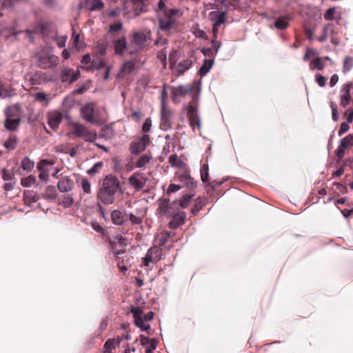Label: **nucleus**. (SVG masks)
Masks as SVG:
<instances>
[{"label": "nucleus", "instance_id": "f257e3e1", "mask_svg": "<svg viewBox=\"0 0 353 353\" xmlns=\"http://www.w3.org/2000/svg\"><path fill=\"white\" fill-rule=\"evenodd\" d=\"M121 192L119 181L113 175L107 176L97 193V199L103 204L110 205L115 201L116 194Z\"/></svg>", "mask_w": 353, "mask_h": 353}, {"label": "nucleus", "instance_id": "f03ea898", "mask_svg": "<svg viewBox=\"0 0 353 353\" xmlns=\"http://www.w3.org/2000/svg\"><path fill=\"white\" fill-rule=\"evenodd\" d=\"M199 108V98L198 97H193L192 101L187 105V116L189 120L190 125L192 130L194 131L195 128H201V122L198 113Z\"/></svg>", "mask_w": 353, "mask_h": 353}, {"label": "nucleus", "instance_id": "7ed1b4c3", "mask_svg": "<svg viewBox=\"0 0 353 353\" xmlns=\"http://www.w3.org/2000/svg\"><path fill=\"white\" fill-rule=\"evenodd\" d=\"M72 134L79 138L83 139L85 141L94 143L97 139V134L94 131L89 130L85 126L79 123H72Z\"/></svg>", "mask_w": 353, "mask_h": 353}, {"label": "nucleus", "instance_id": "20e7f679", "mask_svg": "<svg viewBox=\"0 0 353 353\" xmlns=\"http://www.w3.org/2000/svg\"><path fill=\"white\" fill-rule=\"evenodd\" d=\"M151 37L152 32L150 30L137 31L132 33L131 42L138 47L139 49H142L151 40Z\"/></svg>", "mask_w": 353, "mask_h": 353}, {"label": "nucleus", "instance_id": "39448f33", "mask_svg": "<svg viewBox=\"0 0 353 353\" xmlns=\"http://www.w3.org/2000/svg\"><path fill=\"white\" fill-rule=\"evenodd\" d=\"M172 111L166 105L161 107V122L160 128L163 130H168L172 127Z\"/></svg>", "mask_w": 353, "mask_h": 353}, {"label": "nucleus", "instance_id": "423d86ee", "mask_svg": "<svg viewBox=\"0 0 353 353\" xmlns=\"http://www.w3.org/2000/svg\"><path fill=\"white\" fill-rule=\"evenodd\" d=\"M150 143V136L148 134H143L139 139L131 142L130 144V150L133 154H139L145 149Z\"/></svg>", "mask_w": 353, "mask_h": 353}, {"label": "nucleus", "instance_id": "0eeeda50", "mask_svg": "<svg viewBox=\"0 0 353 353\" xmlns=\"http://www.w3.org/2000/svg\"><path fill=\"white\" fill-rule=\"evenodd\" d=\"M59 59L51 54H43L38 57L37 65L42 69H49L58 65Z\"/></svg>", "mask_w": 353, "mask_h": 353}, {"label": "nucleus", "instance_id": "6e6552de", "mask_svg": "<svg viewBox=\"0 0 353 353\" xmlns=\"http://www.w3.org/2000/svg\"><path fill=\"white\" fill-rule=\"evenodd\" d=\"M81 117L87 122L95 124L97 119L95 117V108L93 103H87L82 106L80 110Z\"/></svg>", "mask_w": 353, "mask_h": 353}, {"label": "nucleus", "instance_id": "1a4fd4ad", "mask_svg": "<svg viewBox=\"0 0 353 353\" xmlns=\"http://www.w3.org/2000/svg\"><path fill=\"white\" fill-rule=\"evenodd\" d=\"M130 312L133 315L135 325L142 331H148L150 329V325L145 324L143 319V310L139 307L132 306Z\"/></svg>", "mask_w": 353, "mask_h": 353}, {"label": "nucleus", "instance_id": "9d476101", "mask_svg": "<svg viewBox=\"0 0 353 353\" xmlns=\"http://www.w3.org/2000/svg\"><path fill=\"white\" fill-rule=\"evenodd\" d=\"M128 181L136 191H140L145 186L147 178L143 173L136 172L129 177Z\"/></svg>", "mask_w": 353, "mask_h": 353}, {"label": "nucleus", "instance_id": "9b49d317", "mask_svg": "<svg viewBox=\"0 0 353 353\" xmlns=\"http://www.w3.org/2000/svg\"><path fill=\"white\" fill-rule=\"evenodd\" d=\"M161 250L157 246L151 247L143 259V265L148 266L150 263H156L161 259Z\"/></svg>", "mask_w": 353, "mask_h": 353}, {"label": "nucleus", "instance_id": "f8f14e48", "mask_svg": "<svg viewBox=\"0 0 353 353\" xmlns=\"http://www.w3.org/2000/svg\"><path fill=\"white\" fill-rule=\"evenodd\" d=\"M79 71L68 67L63 68L61 71V80L63 83H72L79 77Z\"/></svg>", "mask_w": 353, "mask_h": 353}, {"label": "nucleus", "instance_id": "ddd939ff", "mask_svg": "<svg viewBox=\"0 0 353 353\" xmlns=\"http://www.w3.org/2000/svg\"><path fill=\"white\" fill-rule=\"evenodd\" d=\"M62 119L63 115L58 111L48 113V123L53 130H57L59 128Z\"/></svg>", "mask_w": 353, "mask_h": 353}, {"label": "nucleus", "instance_id": "4468645a", "mask_svg": "<svg viewBox=\"0 0 353 353\" xmlns=\"http://www.w3.org/2000/svg\"><path fill=\"white\" fill-rule=\"evenodd\" d=\"M21 108L18 103L10 105L5 110L6 118L21 120Z\"/></svg>", "mask_w": 353, "mask_h": 353}, {"label": "nucleus", "instance_id": "2eb2a0df", "mask_svg": "<svg viewBox=\"0 0 353 353\" xmlns=\"http://www.w3.org/2000/svg\"><path fill=\"white\" fill-rule=\"evenodd\" d=\"M57 187L61 192H68L73 189L74 182L68 176H63L59 179Z\"/></svg>", "mask_w": 353, "mask_h": 353}, {"label": "nucleus", "instance_id": "dca6fc26", "mask_svg": "<svg viewBox=\"0 0 353 353\" xmlns=\"http://www.w3.org/2000/svg\"><path fill=\"white\" fill-rule=\"evenodd\" d=\"M185 217L186 214L185 212H178L176 214L173 216L172 219L169 222V228L171 229H175L178 228L179 225H182L184 223Z\"/></svg>", "mask_w": 353, "mask_h": 353}, {"label": "nucleus", "instance_id": "f3484780", "mask_svg": "<svg viewBox=\"0 0 353 353\" xmlns=\"http://www.w3.org/2000/svg\"><path fill=\"white\" fill-rule=\"evenodd\" d=\"M104 3L101 0H85L84 8L90 12L97 11L103 9Z\"/></svg>", "mask_w": 353, "mask_h": 353}, {"label": "nucleus", "instance_id": "a211bd4d", "mask_svg": "<svg viewBox=\"0 0 353 353\" xmlns=\"http://www.w3.org/2000/svg\"><path fill=\"white\" fill-rule=\"evenodd\" d=\"M174 233L172 232L163 231L161 233V237L160 239L159 245L162 246H167L170 248L172 246L174 242Z\"/></svg>", "mask_w": 353, "mask_h": 353}, {"label": "nucleus", "instance_id": "6ab92c4d", "mask_svg": "<svg viewBox=\"0 0 353 353\" xmlns=\"http://www.w3.org/2000/svg\"><path fill=\"white\" fill-rule=\"evenodd\" d=\"M192 92V86L188 85L187 86L185 85H179L177 87H172V94L174 97H179V96H185L188 94H191Z\"/></svg>", "mask_w": 353, "mask_h": 353}, {"label": "nucleus", "instance_id": "aec40b11", "mask_svg": "<svg viewBox=\"0 0 353 353\" xmlns=\"http://www.w3.org/2000/svg\"><path fill=\"white\" fill-rule=\"evenodd\" d=\"M114 52L122 56L127 48V41L125 37L117 39L114 41Z\"/></svg>", "mask_w": 353, "mask_h": 353}, {"label": "nucleus", "instance_id": "412c9836", "mask_svg": "<svg viewBox=\"0 0 353 353\" xmlns=\"http://www.w3.org/2000/svg\"><path fill=\"white\" fill-rule=\"evenodd\" d=\"M159 28L161 30L168 31L169 30L174 23V20L171 17H167L165 15H159Z\"/></svg>", "mask_w": 353, "mask_h": 353}, {"label": "nucleus", "instance_id": "4be33fe9", "mask_svg": "<svg viewBox=\"0 0 353 353\" xmlns=\"http://www.w3.org/2000/svg\"><path fill=\"white\" fill-rule=\"evenodd\" d=\"M135 70V63L134 61H125L120 68V74L123 76L131 74Z\"/></svg>", "mask_w": 353, "mask_h": 353}, {"label": "nucleus", "instance_id": "5701e85b", "mask_svg": "<svg viewBox=\"0 0 353 353\" xmlns=\"http://www.w3.org/2000/svg\"><path fill=\"white\" fill-rule=\"evenodd\" d=\"M21 120L5 118L4 127L9 131H15L18 129Z\"/></svg>", "mask_w": 353, "mask_h": 353}, {"label": "nucleus", "instance_id": "b1692460", "mask_svg": "<svg viewBox=\"0 0 353 353\" xmlns=\"http://www.w3.org/2000/svg\"><path fill=\"white\" fill-rule=\"evenodd\" d=\"M115 135L113 128L111 125H105L103 126L100 132L99 137H103L105 139H111Z\"/></svg>", "mask_w": 353, "mask_h": 353}, {"label": "nucleus", "instance_id": "393cba45", "mask_svg": "<svg viewBox=\"0 0 353 353\" xmlns=\"http://www.w3.org/2000/svg\"><path fill=\"white\" fill-rule=\"evenodd\" d=\"M192 65V61L191 59H185L183 61H181L176 69V72L179 75L183 74L185 71H187Z\"/></svg>", "mask_w": 353, "mask_h": 353}, {"label": "nucleus", "instance_id": "a878e982", "mask_svg": "<svg viewBox=\"0 0 353 353\" xmlns=\"http://www.w3.org/2000/svg\"><path fill=\"white\" fill-rule=\"evenodd\" d=\"M350 86V85H346V86L343 90V93L341 96V105L343 107L347 106L350 102L351 96Z\"/></svg>", "mask_w": 353, "mask_h": 353}, {"label": "nucleus", "instance_id": "bb28decb", "mask_svg": "<svg viewBox=\"0 0 353 353\" xmlns=\"http://www.w3.org/2000/svg\"><path fill=\"white\" fill-rule=\"evenodd\" d=\"M111 219L113 223L116 225H122L125 221L123 212L118 210L112 212Z\"/></svg>", "mask_w": 353, "mask_h": 353}, {"label": "nucleus", "instance_id": "cd10ccee", "mask_svg": "<svg viewBox=\"0 0 353 353\" xmlns=\"http://www.w3.org/2000/svg\"><path fill=\"white\" fill-rule=\"evenodd\" d=\"M18 138L14 134H10L8 139L4 142V147L9 150H13L16 148L18 143Z\"/></svg>", "mask_w": 353, "mask_h": 353}, {"label": "nucleus", "instance_id": "c85d7f7f", "mask_svg": "<svg viewBox=\"0 0 353 353\" xmlns=\"http://www.w3.org/2000/svg\"><path fill=\"white\" fill-rule=\"evenodd\" d=\"M214 63L213 59H205L203 64L200 68L199 71V74L201 77H203L206 75V74L210 71Z\"/></svg>", "mask_w": 353, "mask_h": 353}, {"label": "nucleus", "instance_id": "c756f323", "mask_svg": "<svg viewBox=\"0 0 353 353\" xmlns=\"http://www.w3.org/2000/svg\"><path fill=\"white\" fill-rule=\"evenodd\" d=\"M332 24H327L325 25L323 28V34L321 37H319L318 40L320 41V42H323L325 41L327 39V37L334 34V30L332 28Z\"/></svg>", "mask_w": 353, "mask_h": 353}, {"label": "nucleus", "instance_id": "7c9ffc66", "mask_svg": "<svg viewBox=\"0 0 353 353\" xmlns=\"http://www.w3.org/2000/svg\"><path fill=\"white\" fill-rule=\"evenodd\" d=\"M34 166V163L28 157H24L21 162V168L26 171H31Z\"/></svg>", "mask_w": 353, "mask_h": 353}, {"label": "nucleus", "instance_id": "2f4dec72", "mask_svg": "<svg viewBox=\"0 0 353 353\" xmlns=\"http://www.w3.org/2000/svg\"><path fill=\"white\" fill-rule=\"evenodd\" d=\"M205 205V201L201 198H198L191 209L192 214L196 215Z\"/></svg>", "mask_w": 353, "mask_h": 353}, {"label": "nucleus", "instance_id": "473e14b6", "mask_svg": "<svg viewBox=\"0 0 353 353\" xmlns=\"http://www.w3.org/2000/svg\"><path fill=\"white\" fill-rule=\"evenodd\" d=\"M121 340V338H119L117 340H115L114 339H109L105 343L103 347L110 349L112 351V350L115 349L117 346L119 345Z\"/></svg>", "mask_w": 353, "mask_h": 353}, {"label": "nucleus", "instance_id": "72a5a7b5", "mask_svg": "<svg viewBox=\"0 0 353 353\" xmlns=\"http://www.w3.org/2000/svg\"><path fill=\"white\" fill-rule=\"evenodd\" d=\"M353 145V134H348L341 139L340 147L343 149H346Z\"/></svg>", "mask_w": 353, "mask_h": 353}, {"label": "nucleus", "instance_id": "f704fd0d", "mask_svg": "<svg viewBox=\"0 0 353 353\" xmlns=\"http://www.w3.org/2000/svg\"><path fill=\"white\" fill-rule=\"evenodd\" d=\"M152 159L151 155L143 154L142 155L136 163V167L139 168H142L145 167V165L150 162Z\"/></svg>", "mask_w": 353, "mask_h": 353}, {"label": "nucleus", "instance_id": "c9c22d12", "mask_svg": "<svg viewBox=\"0 0 353 353\" xmlns=\"http://www.w3.org/2000/svg\"><path fill=\"white\" fill-rule=\"evenodd\" d=\"M179 59V52L176 49L172 50L169 54L170 68L173 70L174 67Z\"/></svg>", "mask_w": 353, "mask_h": 353}, {"label": "nucleus", "instance_id": "e433bc0d", "mask_svg": "<svg viewBox=\"0 0 353 353\" xmlns=\"http://www.w3.org/2000/svg\"><path fill=\"white\" fill-rule=\"evenodd\" d=\"M57 194L55 187L53 185H48L46 188L43 197L50 199H54L57 197Z\"/></svg>", "mask_w": 353, "mask_h": 353}, {"label": "nucleus", "instance_id": "4c0bfd02", "mask_svg": "<svg viewBox=\"0 0 353 353\" xmlns=\"http://www.w3.org/2000/svg\"><path fill=\"white\" fill-rule=\"evenodd\" d=\"M323 68L324 64L322 61L321 58L320 57H316V59H313L310 63V68L312 70L317 69L321 70H323Z\"/></svg>", "mask_w": 353, "mask_h": 353}, {"label": "nucleus", "instance_id": "58836bf2", "mask_svg": "<svg viewBox=\"0 0 353 353\" xmlns=\"http://www.w3.org/2000/svg\"><path fill=\"white\" fill-rule=\"evenodd\" d=\"M168 44V39L164 38L161 35H160V33L159 32L158 38L155 40L154 45L157 47H163V49H166Z\"/></svg>", "mask_w": 353, "mask_h": 353}, {"label": "nucleus", "instance_id": "ea45409f", "mask_svg": "<svg viewBox=\"0 0 353 353\" xmlns=\"http://www.w3.org/2000/svg\"><path fill=\"white\" fill-rule=\"evenodd\" d=\"M353 67V58L351 57H346L343 61V72H347L350 71Z\"/></svg>", "mask_w": 353, "mask_h": 353}, {"label": "nucleus", "instance_id": "a19ab883", "mask_svg": "<svg viewBox=\"0 0 353 353\" xmlns=\"http://www.w3.org/2000/svg\"><path fill=\"white\" fill-rule=\"evenodd\" d=\"M36 183V179L33 175H30L21 179V183L23 187H30Z\"/></svg>", "mask_w": 353, "mask_h": 353}, {"label": "nucleus", "instance_id": "79ce46f5", "mask_svg": "<svg viewBox=\"0 0 353 353\" xmlns=\"http://www.w3.org/2000/svg\"><path fill=\"white\" fill-rule=\"evenodd\" d=\"M201 177L203 182H207L208 181L209 173H208V165L203 164L201 167Z\"/></svg>", "mask_w": 353, "mask_h": 353}, {"label": "nucleus", "instance_id": "37998d69", "mask_svg": "<svg viewBox=\"0 0 353 353\" xmlns=\"http://www.w3.org/2000/svg\"><path fill=\"white\" fill-rule=\"evenodd\" d=\"M81 185L84 193H91V184L87 178L83 177L81 179Z\"/></svg>", "mask_w": 353, "mask_h": 353}, {"label": "nucleus", "instance_id": "c03bdc74", "mask_svg": "<svg viewBox=\"0 0 353 353\" xmlns=\"http://www.w3.org/2000/svg\"><path fill=\"white\" fill-rule=\"evenodd\" d=\"M103 162L99 161L96 163L90 169L88 170V174L90 175H94L99 172V170L103 167Z\"/></svg>", "mask_w": 353, "mask_h": 353}, {"label": "nucleus", "instance_id": "a18cd8bd", "mask_svg": "<svg viewBox=\"0 0 353 353\" xmlns=\"http://www.w3.org/2000/svg\"><path fill=\"white\" fill-rule=\"evenodd\" d=\"M62 205L64 208H70L74 203V199L70 195H65L63 196Z\"/></svg>", "mask_w": 353, "mask_h": 353}, {"label": "nucleus", "instance_id": "49530a36", "mask_svg": "<svg viewBox=\"0 0 353 353\" xmlns=\"http://www.w3.org/2000/svg\"><path fill=\"white\" fill-rule=\"evenodd\" d=\"M157 58L159 59L163 63L164 68H165L167 64V51L166 49H162L157 53Z\"/></svg>", "mask_w": 353, "mask_h": 353}, {"label": "nucleus", "instance_id": "de8ad7c7", "mask_svg": "<svg viewBox=\"0 0 353 353\" xmlns=\"http://www.w3.org/2000/svg\"><path fill=\"white\" fill-rule=\"evenodd\" d=\"M226 12H220L216 19L215 22L214 23L216 26H221L223 23H225L226 20Z\"/></svg>", "mask_w": 353, "mask_h": 353}, {"label": "nucleus", "instance_id": "09e8293b", "mask_svg": "<svg viewBox=\"0 0 353 353\" xmlns=\"http://www.w3.org/2000/svg\"><path fill=\"white\" fill-rule=\"evenodd\" d=\"M289 26L288 22L284 19H278L275 22V27L277 29H285Z\"/></svg>", "mask_w": 353, "mask_h": 353}, {"label": "nucleus", "instance_id": "8fccbe9b", "mask_svg": "<svg viewBox=\"0 0 353 353\" xmlns=\"http://www.w3.org/2000/svg\"><path fill=\"white\" fill-rule=\"evenodd\" d=\"M2 179L3 181H12L14 179V174L7 169H3L2 170Z\"/></svg>", "mask_w": 353, "mask_h": 353}, {"label": "nucleus", "instance_id": "3c124183", "mask_svg": "<svg viewBox=\"0 0 353 353\" xmlns=\"http://www.w3.org/2000/svg\"><path fill=\"white\" fill-rule=\"evenodd\" d=\"M335 11V8H330L327 9L325 13L324 14L325 19L327 21H332L334 19Z\"/></svg>", "mask_w": 353, "mask_h": 353}, {"label": "nucleus", "instance_id": "603ef678", "mask_svg": "<svg viewBox=\"0 0 353 353\" xmlns=\"http://www.w3.org/2000/svg\"><path fill=\"white\" fill-rule=\"evenodd\" d=\"M23 195L26 201L29 202H36L37 201L36 195L30 191H25Z\"/></svg>", "mask_w": 353, "mask_h": 353}, {"label": "nucleus", "instance_id": "864d4df0", "mask_svg": "<svg viewBox=\"0 0 353 353\" xmlns=\"http://www.w3.org/2000/svg\"><path fill=\"white\" fill-rule=\"evenodd\" d=\"M122 23L121 21H118L110 26L109 31L111 33L118 32L122 29Z\"/></svg>", "mask_w": 353, "mask_h": 353}, {"label": "nucleus", "instance_id": "5fc2aeb1", "mask_svg": "<svg viewBox=\"0 0 353 353\" xmlns=\"http://www.w3.org/2000/svg\"><path fill=\"white\" fill-rule=\"evenodd\" d=\"M192 197V195H188V194L184 195L182 197V199L180 200L181 207L183 208H186L188 205Z\"/></svg>", "mask_w": 353, "mask_h": 353}, {"label": "nucleus", "instance_id": "6e6d98bb", "mask_svg": "<svg viewBox=\"0 0 353 353\" xmlns=\"http://www.w3.org/2000/svg\"><path fill=\"white\" fill-rule=\"evenodd\" d=\"M330 107L332 108V119L334 121H336L339 119V112L337 111L336 105V104L334 102L331 101L330 102Z\"/></svg>", "mask_w": 353, "mask_h": 353}, {"label": "nucleus", "instance_id": "4d7b16f0", "mask_svg": "<svg viewBox=\"0 0 353 353\" xmlns=\"http://www.w3.org/2000/svg\"><path fill=\"white\" fill-rule=\"evenodd\" d=\"M315 79L319 86L323 87L325 85L327 79L321 74H316L315 75Z\"/></svg>", "mask_w": 353, "mask_h": 353}, {"label": "nucleus", "instance_id": "13d9d810", "mask_svg": "<svg viewBox=\"0 0 353 353\" xmlns=\"http://www.w3.org/2000/svg\"><path fill=\"white\" fill-rule=\"evenodd\" d=\"M106 50H107V44L106 43H105L103 42L98 43L97 50V54H99L100 55H104L106 52Z\"/></svg>", "mask_w": 353, "mask_h": 353}, {"label": "nucleus", "instance_id": "bf43d9fd", "mask_svg": "<svg viewBox=\"0 0 353 353\" xmlns=\"http://www.w3.org/2000/svg\"><path fill=\"white\" fill-rule=\"evenodd\" d=\"M152 127V119L150 118H147L142 126V131L144 133L148 132Z\"/></svg>", "mask_w": 353, "mask_h": 353}, {"label": "nucleus", "instance_id": "052dcab7", "mask_svg": "<svg viewBox=\"0 0 353 353\" xmlns=\"http://www.w3.org/2000/svg\"><path fill=\"white\" fill-rule=\"evenodd\" d=\"M135 4H137V7L134 8V13L136 16L140 14L143 12L146 11L145 6L143 3V2L136 3Z\"/></svg>", "mask_w": 353, "mask_h": 353}, {"label": "nucleus", "instance_id": "680f3d73", "mask_svg": "<svg viewBox=\"0 0 353 353\" xmlns=\"http://www.w3.org/2000/svg\"><path fill=\"white\" fill-rule=\"evenodd\" d=\"M157 343L155 339H152L151 343L146 346L145 353H152L157 348Z\"/></svg>", "mask_w": 353, "mask_h": 353}, {"label": "nucleus", "instance_id": "e2e57ef3", "mask_svg": "<svg viewBox=\"0 0 353 353\" xmlns=\"http://www.w3.org/2000/svg\"><path fill=\"white\" fill-rule=\"evenodd\" d=\"M349 129H350L349 124L347 123H346V122H343L341 124L339 130L338 132L339 136H341L343 133H345L347 131H348Z\"/></svg>", "mask_w": 353, "mask_h": 353}, {"label": "nucleus", "instance_id": "0e129e2a", "mask_svg": "<svg viewBox=\"0 0 353 353\" xmlns=\"http://www.w3.org/2000/svg\"><path fill=\"white\" fill-rule=\"evenodd\" d=\"M201 52L205 57H208L209 58L213 59L215 54V53L212 52V48H203Z\"/></svg>", "mask_w": 353, "mask_h": 353}, {"label": "nucleus", "instance_id": "69168bd1", "mask_svg": "<svg viewBox=\"0 0 353 353\" xmlns=\"http://www.w3.org/2000/svg\"><path fill=\"white\" fill-rule=\"evenodd\" d=\"M129 219H130V221L133 223V224H136V225H139V224H141V219L140 217H138L137 216H135L134 214L130 213L129 214Z\"/></svg>", "mask_w": 353, "mask_h": 353}, {"label": "nucleus", "instance_id": "338daca9", "mask_svg": "<svg viewBox=\"0 0 353 353\" xmlns=\"http://www.w3.org/2000/svg\"><path fill=\"white\" fill-rule=\"evenodd\" d=\"M139 338H140V343H141V345L145 346V347H146L148 345H149L152 341V339H149L148 337L145 336L144 335H142V334L140 335Z\"/></svg>", "mask_w": 353, "mask_h": 353}, {"label": "nucleus", "instance_id": "774afa93", "mask_svg": "<svg viewBox=\"0 0 353 353\" xmlns=\"http://www.w3.org/2000/svg\"><path fill=\"white\" fill-rule=\"evenodd\" d=\"M316 54V51L315 50L308 48L303 57V60L307 61L312 56L315 55Z\"/></svg>", "mask_w": 353, "mask_h": 353}]
</instances>
